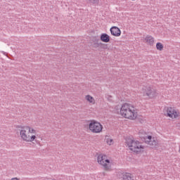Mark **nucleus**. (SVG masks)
Listing matches in <instances>:
<instances>
[{
    "instance_id": "obj_9",
    "label": "nucleus",
    "mask_w": 180,
    "mask_h": 180,
    "mask_svg": "<svg viewBox=\"0 0 180 180\" xmlns=\"http://www.w3.org/2000/svg\"><path fill=\"white\" fill-rule=\"evenodd\" d=\"M110 33L112 36H115V37H119L120 34H122V32L120 31V29L117 27H112L110 28Z\"/></svg>"
},
{
    "instance_id": "obj_3",
    "label": "nucleus",
    "mask_w": 180,
    "mask_h": 180,
    "mask_svg": "<svg viewBox=\"0 0 180 180\" xmlns=\"http://www.w3.org/2000/svg\"><path fill=\"white\" fill-rule=\"evenodd\" d=\"M126 143L128 148L134 153H141L144 150V146L137 140L127 139Z\"/></svg>"
},
{
    "instance_id": "obj_4",
    "label": "nucleus",
    "mask_w": 180,
    "mask_h": 180,
    "mask_svg": "<svg viewBox=\"0 0 180 180\" xmlns=\"http://www.w3.org/2000/svg\"><path fill=\"white\" fill-rule=\"evenodd\" d=\"M98 163L103 167L104 171H110L112 165L108 156L103 154L98 155L97 158Z\"/></svg>"
},
{
    "instance_id": "obj_16",
    "label": "nucleus",
    "mask_w": 180,
    "mask_h": 180,
    "mask_svg": "<svg viewBox=\"0 0 180 180\" xmlns=\"http://www.w3.org/2000/svg\"><path fill=\"white\" fill-rule=\"evenodd\" d=\"M107 143H108L109 146H112V144H113V139H107Z\"/></svg>"
},
{
    "instance_id": "obj_2",
    "label": "nucleus",
    "mask_w": 180,
    "mask_h": 180,
    "mask_svg": "<svg viewBox=\"0 0 180 180\" xmlns=\"http://www.w3.org/2000/svg\"><path fill=\"white\" fill-rule=\"evenodd\" d=\"M31 134H36V129L29 126L21 127V129H20V135L23 141H34L37 137L36 135Z\"/></svg>"
},
{
    "instance_id": "obj_15",
    "label": "nucleus",
    "mask_w": 180,
    "mask_h": 180,
    "mask_svg": "<svg viewBox=\"0 0 180 180\" xmlns=\"http://www.w3.org/2000/svg\"><path fill=\"white\" fill-rule=\"evenodd\" d=\"M89 1V4H98L99 2V0H87Z\"/></svg>"
},
{
    "instance_id": "obj_17",
    "label": "nucleus",
    "mask_w": 180,
    "mask_h": 180,
    "mask_svg": "<svg viewBox=\"0 0 180 180\" xmlns=\"http://www.w3.org/2000/svg\"><path fill=\"white\" fill-rule=\"evenodd\" d=\"M179 153H180V148H179Z\"/></svg>"
},
{
    "instance_id": "obj_12",
    "label": "nucleus",
    "mask_w": 180,
    "mask_h": 180,
    "mask_svg": "<svg viewBox=\"0 0 180 180\" xmlns=\"http://www.w3.org/2000/svg\"><path fill=\"white\" fill-rule=\"evenodd\" d=\"M145 40L150 46H153L154 44V37L150 35H147Z\"/></svg>"
},
{
    "instance_id": "obj_13",
    "label": "nucleus",
    "mask_w": 180,
    "mask_h": 180,
    "mask_svg": "<svg viewBox=\"0 0 180 180\" xmlns=\"http://www.w3.org/2000/svg\"><path fill=\"white\" fill-rule=\"evenodd\" d=\"M85 99H86V101L89 102V103H92L93 105H95V102H96L95 98H94V97H92L90 95L86 96Z\"/></svg>"
},
{
    "instance_id": "obj_8",
    "label": "nucleus",
    "mask_w": 180,
    "mask_h": 180,
    "mask_svg": "<svg viewBox=\"0 0 180 180\" xmlns=\"http://www.w3.org/2000/svg\"><path fill=\"white\" fill-rule=\"evenodd\" d=\"M145 143L150 146L151 148H154L157 146V139L152 136H146L144 137Z\"/></svg>"
},
{
    "instance_id": "obj_10",
    "label": "nucleus",
    "mask_w": 180,
    "mask_h": 180,
    "mask_svg": "<svg viewBox=\"0 0 180 180\" xmlns=\"http://www.w3.org/2000/svg\"><path fill=\"white\" fill-rule=\"evenodd\" d=\"M100 39L103 43H109L110 41V37L106 33L101 34Z\"/></svg>"
},
{
    "instance_id": "obj_7",
    "label": "nucleus",
    "mask_w": 180,
    "mask_h": 180,
    "mask_svg": "<svg viewBox=\"0 0 180 180\" xmlns=\"http://www.w3.org/2000/svg\"><path fill=\"white\" fill-rule=\"evenodd\" d=\"M167 113L168 117H171L172 119H176L179 117V112L176 111L174 108L168 107L167 108Z\"/></svg>"
},
{
    "instance_id": "obj_1",
    "label": "nucleus",
    "mask_w": 180,
    "mask_h": 180,
    "mask_svg": "<svg viewBox=\"0 0 180 180\" xmlns=\"http://www.w3.org/2000/svg\"><path fill=\"white\" fill-rule=\"evenodd\" d=\"M120 115L125 119L134 120V119L137 118V110L131 104L124 103L120 109Z\"/></svg>"
},
{
    "instance_id": "obj_14",
    "label": "nucleus",
    "mask_w": 180,
    "mask_h": 180,
    "mask_svg": "<svg viewBox=\"0 0 180 180\" xmlns=\"http://www.w3.org/2000/svg\"><path fill=\"white\" fill-rule=\"evenodd\" d=\"M156 49L159 51H162V50H164V45H162V44H161L160 42H158L156 44Z\"/></svg>"
},
{
    "instance_id": "obj_11",
    "label": "nucleus",
    "mask_w": 180,
    "mask_h": 180,
    "mask_svg": "<svg viewBox=\"0 0 180 180\" xmlns=\"http://www.w3.org/2000/svg\"><path fill=\"white\" fill-rule=\"evenodd\" d=\"M121 180H134V178L130 173H124L122 174Z\"/></svg>"
},
{
    "instance_id": "obj_5",
    "label": "nucleus",
    "mask_w": 180,
    "mask_h": 180,
    "mask_svg": "<svg viewBox=\"0 0 180 180\" xmlns=\"http://www.w3.org/2000/svg\"><path fill=\"white\" fill-rule=\"evenodd\" d=\"M103 129V126H102L100 122L95 120H91L89 124V129L90 131H91V133H101L102 132Z\"/></svg>"
},
{
    "instance_id": "obj_6",
    "label": "nucleus",
    "mask_w": 180,
    "mask_h": 180,
    "mask_svg": "<svg viewBox=\"0 0 180 180\" xmlns=\"http://www.w3.org/2000/svg\"><path fill=\"white\" fill-rule=\"evenodd\" d=\"M142 94L143 96L154 98L157 95V91L151 86H146L142 88Z\"/></svg>"
}]
</instances>
